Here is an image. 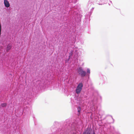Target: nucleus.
<instances>
[{"instance_id": "2", "label": "nucleus", "mask_w": 134, "mask_h": 134, "mask_svg": "<svg viewBox=\"0 0 134 134\" xmlns=\"http://www.w3.org/2000/svg\"><path fill=\"white\" fill-rule=\"evenodd\" d=\"M83 86V84L81 83H79L78 85L76 90V92L77 94H78L80 93L82 90Z\"/></svg>"}, {"instance_id": "3", "label": "nucleus", "mask_w": 134, "mask_h": 134, "mask_svg": "<svg viewBox=\"0 0 134 134\" xmlns=\"http://www.w3.org/2000/svg\"><path fill=\"white\" fill-rule=\"evenodd\" d=\"M12 47V45L10 44H8L6 47V51L7 52H8Z\"/></svg>"}, {"instance_id": "4", "label": "nucleus", "mask_w": 134, "mask_h": 134, "mask_svg": "<svg viewBox=\"0 0 134 134\" xmlns=\"http://www.w3.org/2000/svg\"><path fill=\"white\" fill-rule=\"evenodd\" d=\"M4 3L5 6L6 7H9V2L7 0H4Z\"/></svg>"}, {"instance_id": "5", "label": "nucleus", "mask_w": 134, "mask_h": 134, "mask_svg": "<svg viewBox=\"0 0 134 134\" xmlns=\"http://www.w3.org/2000/svg\"><path fill=\"white\" fill-rule=\"evenodd\" d=\"M83 134H90V132L89 131L86 130L83 133Z\"/></svg>"}, {"instance_id": "8", "label": "nucleus", "mask_w": 134, "mask_h": 134, "mask_svg": "<svg viewBox=\"0 0 134 134\" xmlns=\"http://www.w3.org/2000/svg\"><path fill=\"white\" fill-rule=\"evenodd\" d=\"M78 111L79 112H80L81 110V108L80 107H79L77 108Z\"/></svg>"}, {"instance_id": "7", "label": "nucleus", "mask_w": 134, "mask_h": 134, "mask_svg": "<svg viewBox=\"0 0 134 134\" xmlns=\"http://www.w3.org/2000/svg\"><path fill=\"white\" fill-rule=\"evenodd\" d=\"M87 72L89 74L90 73V70L89 69H88L87 71Z\"/></svg>"}, {"instance_id": "9", "label": "nucleus", "mask_w": 134, "mask_h": 134, "mask_svg": "<svg viewBox=\"0 0 134 134\" xmlns=\"http://www.w3.org/2000/svg\"><path fill=\"white\" fill-rule=\"evenodd\" d=\"M93 134H95V133L94 132Z\"/></svg>"}, {"instance_id": "6", "label": "nucleus", "mask_w": 134, "mask_h": 134, "mask_svg": "<svg viewBox=\"0 0 134 134\" xmlns=\"http://www.w3.org/2000/svg\"><path fill=\"white\" fill-rule=\"evenodd\" d=\"M7 104L5 103H3L1 104V106L2 107H5L7 106Z\"/></svg>"}, {"instance_id": "1", "label": "nucleus", "mask_w": 134, "mask_h": 134, "mask_svg": "<svg viewBox=\"0 0 134 134\" xmlns=\"http://www.w3.org/2000/svg\"><path fill=\"white\" fill-rule=\"evenodd\" d=\"M77 72L82 77L85 76L86 74V72L83 71L81 67H80L77 69Z\"/></svg>"}]
</instances>
